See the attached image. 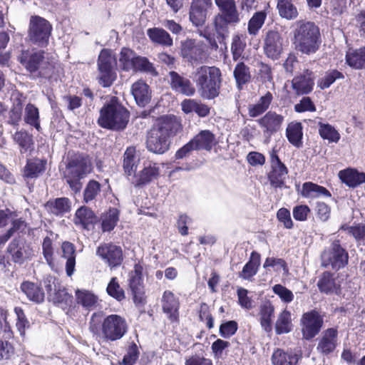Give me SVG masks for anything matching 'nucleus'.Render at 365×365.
<instances>
[{"label": "nucleus", "mask_w": 365, "mask_h": 365, "mask_svg": "<svg viewBox=\"0 0 365 365\" xmlns=\"http://www.w3.org/2000/svg\"><path fill=\"white\" fill-rule=\"evenodd\" d=\"M88 326L93 336L104 342L121 339L128 333L129 328L125 317L117 314L106 316L103 311L93 312Z\"/></svg>", "instance_id": "1"}, {"label": "nucleus", "mask_w": 365, "mask_h": 365, "mask_svg": "<svg viewBox=\"0 0 365 365\" xmlns=\"http://www.w3.org/2000/svg\"><path fill=\"white\" fill-rule=\"evenodd\" d=\"M17 60L34 80H50L56 78L59 71L56 61L43 50H22Z\"/></svg>", "instance_id": "2"}, {"label": "nucleus", "mask_w": 365, "mask_h": 365, "mask_svg": "<svg viewBox=\"0 0 365 365\" xmlns=\"http://www.w3.org/2000/svg\"><path fill=\"white\" fill-rule=\"evenodd\" d=\"M182 129L181 120L175 115L161 117L148 133L146 140L148 150L155 154H163L170 148V138Z\"/></svg>", "instance_id": "3"}, {"label": "nucleus", "mask_w": 365, "mask_h": 365, "mask_svg": "<svg viewBox=\"0 0 365 365\" xmlns=\"http://www.w3.org/2000/svg\"><path fill=\"white\" fill-rule=\"evenodd\" d=\"M292 33L293 44L297 51L311 55L319 50L321 35L319 27L314 22L299 21L295 23Z\"/></svg>", "instance_id": "4"}, {"label": "nucleus", "mask_w": 365, "mask_h": 365, "mask_svg": "<svg viewBox=\"0 0 365 365\" xmlns=\"http://www.w3.org/2000/svg\"><path fill=\"white\" fill-rule=\"evenodd\" d=\"M91 171V163L88 157L83 153L69 155L67 158L63 178L71 191L78 193L82 189L84 179Z\"/></svg>", "instance_id": "5"}, {"label": "nucleus", "mask_w": 365, "mask_h": 365, "mask_svg": "<svg viewBox=\"0 0 365 365\" xmlns=\"http://www.w3.org/2000/svg\"><path fill=\"white\" fill-rule=\"evenodd\" d=\"M129 118V111L113 98L101 109L98 123L103 128L119 131L126 128Z\"/></svg>", "instance_id": "6"}, {"label": "nucleus", "mask_w": 365, "mask_h": 365, "mask_svg": "<svg viewBox=\"0 0 365 365\" xmlns=\"http://www.w3.org/2000/svg\"><path fill=\"white\" fill-rule=\"evenodd\" d=\"M200 96L206 99H213L220 93L221 71L215 66H202L193 73Z\"/></svg>", "instance_id": "7"}, {"label": "nucleus", "mask_w": 365, "mask_h": 365, "mask_svg": "<svg viewBox=\"0 0 365 365\" xmlns=\"http://www.w3.org/2000/svg\"><path fill=\"white\" fill-rule=\"evenodd\" d=\"M117 58L110 49L101 50L97 60L98 83L104 87H110L116 79L115 67Z\"/></svg>", "instance_id": "8"}, {"label": "nucleus", "mask_w": 365, "mask_h": 365, "mask_svg": "<svg viewBox=\"0 0 365 365\" xmlns=\"http://www.w3.org/2000/svg\"><path fill=\"white\" fill-rule=\"evenodd\" d=\"M52 26L44 18L31 16L28 29V38L31 43L44 48L48 44Z\"/></svg>", "instance_id": "9"}, {"label": "nucleus", "mask_w": 365, "mask_h": 365, "mask_svg": "<svg viewBox=\"0 0 365 365\" xmlns=\"http://www.w3.org/2000/svg\"><path fill=\"white\" fill-rule=\"evenodd\" d=\"M144 267L145 263L141 259L135 263L133 269L128 273V287L130 289L133 300L136 307H143L147 302L143 277Z\"/></svg>", "instance_id": "10"}, {"label": "nucleus", "mask_w": 365, "mask_h": 365, "mask_svg": "<svg viewBox=\"0 0 365 365\" xmlns=\"http://www.w3.org/2000/svg\"><path fill=\"white\" fill-rule=\"evenodd\" d=\"M324 325V317L317 309L304 312L300 319L302 339L312 340L321 331Z\"/></svg>", "instance_id": "11"}, {"label": "nucleus", "mask_w": 365, "mask_h": 365, "mask_svg": "<svg viewBox=\"0 0 365 365\" xmlns=\"http://www.w3.org/2000/svg\"><path fill=\"white\" fill-rule=\"evenodd\" d=\"M161 307L169 322L174 327L178 326L180 321L179 298L172 291L165 290L161 298Z\"/></svg>", "instance_id": "12"}, {"label": "nucleus", "mask_w": 365, "mask_h": 365, "mask_svg": "<svg viewBox=\"0 0 365 365\" xmlns=\"http://www.w3.org/2000/svg\"><path fill=\"white\" fill-rule=\"evenodd\" d=\"M269 161L271 170L268 173V179L270 185L274 188H282L284 185L288 169L279 159L275 149L270 152Z\"/></svg>", "instance_id": "13"}, {"label": "nucleus", "mask_w": 365, "mask_h": 365, "mask_svg": "<svg viewBox=\"0 0 365 365\" xmlns=\"http://www.w3.org/2000/svg\"><path fill=\"white\" fill-rule=\"evenodd\" d=\"M264 53L266 56L272 60H277L283 51V38L276 31L267 32L263 45Z\"/></svg>", "instance_id": "14"}, {"label": "nucleus", "mask_w": 365, "mask_h": 365, "mask_svg": "<svg viewBox=\"0 0 365 365\" xmlns=\"http://www.w3.org/2000/svg\"><path fill=\"white\" fill-rule=\"evenodd\" d=\"M284 117L275 111L269 110L262 117L259 118L257 122L262 129L264 135L270 137L277 133L282 127Z\"/></svg>", "instance_id": "15"}, {"label": "nucleus", "mask_w": 365, "mask_h": 365, "mask_svg": "<svg viewBox=\"0 0 365 365\" xmlns=\"http://www.w3.org/2000/svg\"><path fill=\"white\" fill-rule=\"evenodd\" d=\"M319 291L327 295L341 294V286L335 274L329 271L323 272L319 276L317 283Z\"/></svg>", "instance_id": "16"}, {"label": "nucleus", "mask_w": 365, "mask_h": 365, "mask_svg": "<svg viewBox=\"0 0 365 365\" xmlns=\"http://www.w3.org/2000/svg\"><path fill=\"white\" fill-rule=\"evenodd\" d=\"M338 345V330L336 328H328L322 332L317 349L322 355L328 356L333 353Z\"/></svg>", "instance_id": "17"}, {"label": "nucleus", "mask_w": 365, "mask_h": 365, "mask_svg": "<svg viewBox=\"0 0 365 365\" xmlns=\"http://www.w3.org/2000/svg\"><path fill=\"white\" fill-rule=\"evenodd\" d=\"M314 84V75L312 71L307 69L302 73L294 77L292 81L293 89L298 95L310 93Z\"/></svg>", "instance_id": "18"}, {"label": "nucleus", "mask_w": 365, "mask_h": 365, "mask_svg": "<svg viewBox=\"0 0 365 365\" xmlns=\"http://www.w3.org/2000/svg\"><path fill=\"white\" fill-rule=\"evenodd\" d=\"M170 86L175 91L187 96H192L195 93V88L189 79L185 78L175 71L169 73Z\"/></svg>", "instance_id": "19"}, {"label": "nucleus", "mask_w": 365, "mask_h": 365, "mask_svg": "<svg viewBox=\"0 0 365 365\" xmlns=\"http://www.w3.org/2000/svg\"><path fill=\"white\" fill-rule=\"evenodd\" d=\"M21 292L27 299L34 304H41L45 300V293L41 284L24 281L20 286Z\"/></svg>", "instance_id": "20"}, {"label": "nucleus", "mask_w": 365, "mask_h": 365, "mask_svg": "<svg viewBox=\"0 0 365 365\" xmlns=\"http://www.w3.org/2000/svg\"><path fill=\"white\" fill-rule=\"evenodd\" d=\"M51 301L54 305L66 310L69 309L72 306L73 297L64 286L58 283V284H54V292L51 295Z\"/></svg>", "instance_id": "21"}, {"label": "nucleus", "mask_w": 365, "mask_h": 365, "mask_svg": "<svg viewBox=\"0 0 365 365\" xmlns=\"http://www.w3.org/2000/svg\"><path fill=\"white\" fill-rule=\"evenodd\" d=\"M207 0H193L190 9V20L196 26H202L207 18Z\"/></svg>", "instance_id": "22"}, {"label": "nucleus", "mask_w": 365, "mask_h": 365, "mask_svg": "<svg viewBox=\"0 0 365 365\" xmlns=\"http://www.w3.org/2000/svg\"><path fill=\"white\" fill-rule=\"evenodd\" d=\"M131 93L136 103L140 107H145L150 101V90L148 85L143 81H138L132 85Z\"/></svg>", "instance_id": "23"}, {"label": "nucleus", "mask_w": 365, "mask_h": 365, "mask_svg": "<svg viewBox=\"0 0 365 365\" xmlns=\"http://www.w3.org/2000/svg\"><path fill=\"white\" fill-rule=\"evenodd\" d=\"M73 221L76 225L90 230L98 221V217L90 208L83 206L76 210Z\"/></svg>", "instance_id": "24"}, {"label": "nucleus", "mask_w": 365, "mask_h": 365, "mask_svg": "<svg viewBox=\"0 0 365 365\" xmlns=\"http://www.w3.org/2000/svg\"><path fill=\"white\" fill-rule=\"evenodd\" d=\"M338 176L341 182L349 187H356L365 182V173H360L354 168H346L340 170Z\"/></svg>", "instance_id": "25"}, {"label": "nucleus", "mask_w": 365, "mask_h": 365, "mask_svg": "<svg viewBox=\"0 0 365 365\" xmlns=\"http://www.w3.org/2000/svg\"><path fill=\"white\" fill-rule=\"evenodd\" d=\"M215 2L220 11L218 16H223L231 21L240 22V14L235 0H215Z\"/></svg>", "instance_id": "26"}, {"label": "nucleus", "mask_w": 365, "mask_h": 365, "mask_svg": "<svg viewBox=\"0 0 365 365\" xmlns=\"http://www.w3.org/2000/svg\"><path fill=\"white\" fill-rule=\"evenodd\" d=\"M160 175V168L157 163L148 162L144 164L143 169L139 173L136 180V186L146 185L158 178Z\"/></svg>", "instance_id": "27"}, {"label": "nucleus", "mask_w": 365, "mask_h": 365, "mask_svg": "<svg viewBox=\"0 0 365 365\" xmlns=\"http://www.w3.org/2000/svg\"><path fill=\"white\" fill-rule=\"evenodd\" d=\"M299 359V356L292 351H285L277 348L272 354L271 361L273 365H297Z\"/></svg>", "instance_id": "28"}, {"label": "nucleus", "mask_w": 365, "mask_h": 365, "mask_svg": "<svg viewBox=\"0 0 365 365\" xmlns=\"http://www.w3.org/2000/svg\"><path fill=\"white\" fill-rule=\"evenodd\" d=\"M233 77L238 90H242L243 86L251 81L252 75L250 68L243 61H239L233 70Z\"/></svg>", "instance_id": "29"}, {"label": "nucleus", "mask_w": 365, "mask_h": 365, "mask_svg": "<svg viewBox=\"0 0 365 365\" xmlns=\"http://www.w3.org/2000/svg\"><path fill=\"white\" fill-rule=\"evenodd\" d=\"M147 35L151 41L164 47H170L173 44V38L165 29L153 27L147 30Z\"/></svg>", "instance_id": "30"}, {"label": "nucleus", "mask_w": 365, "mask_h": 365, "mask_svg": "<svg viewBox=\"0 0 365 365\" xmlns=\"http://www.w3.org/2000/svg\"><path fill=\"white\" fill-rule=\"evenodd\" d=\"M301 195L307 198L331 197V192L326 187L312 182H306L302 185Z\"/></svg>", "instance_id": "31"}, {"label": "nucleus", "mask_w": 365, "mask_h": 365, "mask_svg": "<svg viewBox=\"0 0 365 365\" xmlns=\"http://www.w3.org/2000/svg\"><path fill=\"white\" fill-rule=\"evenodd\" d=\"M45 207L49 212L56 216L63 215L65 213L70 212L71 202L67 197H58L48 201Z\"/></svg>", "instance_id": "32"}, {"label": "nucleus", "mask_w": 365, "mask_h": 365, "mask_svg": "<svg viewBox=\"0 0 365 365\" xmlns=\"http://www.w3.org/2000/svg\"><path fill=\"white\" fill-rule=\"evenodd\" d=\"M273 100V96L270 92H267L260 97L255 104L249 105L248 114L251 118H256L263 114L269 108Z\"/></svg>", "instance_id": "33"}, {"label": "nucleus", "mask_w": 365, "mask_h": 365, "mask_svg": "<svg viewBox=\"0 0 365 365\" xmlns=\"http://www.w3.org/2000/svg\"><path fill=\"white\" fill-rule=\"evenodd\" d=\"M215 140V135L209 130H202L192 140L195 148L198 150H210Z\"/></svg>", "instance_id": "34"}, {"label": "nucleus", "mask_w": 365, "mask_h": 365, "mask_svg": "<svg viewBox=\"0 0 365 365\" xmlns=\"http://www.w3.org/2000/svg\"><path fill=\"white\" fill-rule=\"evenodd\" d=\"M46 161L38 158L29 160L24 168V177L26 178H36L46 169Z\"/></svg>", "instance_id": "35"}, {"label": "nucleus", "mask_w": 365, "mask_h": 365, "mask_svg": "<svg viewBox=\"0 0 365 365\" xmlns=\"http://www.w3.org/2000/svg\"><path fill=\"white\" fill-rule=\"evenodd\" d=\"M293 329L292 314L290 311L284 309L279 313L275 323V332L278 335L287 334Z\"/></svg>", "instance_id": "36"}, {"label": "nucleus", "mask_w": 365, "mask_h": 365, "mask_svg": "<svg viewBox=\"0 0 365 365\" xmlns=\"http://www.w3.org/2000/svg\"><path fill=\"white\" fill-rule=\"evenodd\" d=\"M25 102V98L22 95H17L13 98V106L9 113L8 123L17 126L22 117V110Z\"/></svg>", "instance_id": "37"}, {"label": "nucleus", "mask_w": 365, "mask_h": 365, "mask_svg": "<svg viewBox=\"0 0 365 365\" xmlns=\"http://www.w3.org/2000/svg\"><path fill=\"white\" fill-rule=\"evenodd\" d=\"M260 265V255L259 252H251L249 261L245 264L240 277L245 279H250L254 277Z\"/></svg>", "instance_id": "38"}, {"label": "nucleus", "mask_w": 365, "mask_h": 365, "mask_svg": "<svg viewBox=\"0 0 365 365\" xmlns=\"http://www.w3.org/2000/svg\"><path fill=\"white\" fill-rule=\"evenodd\" d=\"M76 300L86 309H93L98 303V297L87 289H77L75 292Z\"/></svg>", "instance_id": "39"}, {"label": "nucleus", "mask_w": 365, "mask_h": 365, "mask_svg": "<svg viewBox=\"0 0 365 365\" xmlns=\"http://www.w3.org/2000/svg\"><path fill=\"white\" fill-rule=\"evenodd\" d=\"M135 148L129 147L126 149L123 155V169L125 173L131 175L136 170L139 162L138 157L135 155Z\"/></svg>", "instance_id": "40"}, {"label": "nucleus", "mask_w": 365, "mask_h": 365, "mask_svg": "<svg viewBox=\"0 0 365 365\" xmlns=\"http://www.w3.org/2000/svg\"><path fill=\"white\" fill-rule=\"evenodd\" d=\"M277 8L279 16L287 20L295 19L298 16L297 9L292 0H277Z\"/></svg>", "instance_id": "41"}, {"label": "nucleus", "mask_w": 365, "mask_h": 365, "mask_svg": "<svg viewBox=\"0 0 365 365\" xmlns=\"http://www.w3.org/2000/svg\"><path fill=\"white\" fill-rule=\"evenodd\" d=\"M238 21H231L223 16L217 15L215 17V29L220 43L223 41L229 34V25H236Z\"/></svg>", "instance_id": "42"}, {"label": "nucleus", "mask_w": 365, "mask_h": 365, "mask_svg": "<svg viewBox=\"0 0 365 365\" xmlns=\"http://www.w3.org/2000/svg\"><path fill=\"white\" fill-rule=\"evenodd\" d=\"M286 135L290 143L296 147H300L303 135L301 123H290L287 128Z\"/></svg>", "instance_id": "43"}, {"label": "nucleus", "mask_w": 365, "mask_h": 365, "mask_svg": "<svg viewBox=\"0 0 365 365\" xmlns=\"http://www.w3.org/2000/svg\"><path fill=\"white\" fill-rule=\"evenodd\" d=\"M24 120L26 123L40 130V117L38 108L34 104L28 103L24 109Z\"/></svg>", "instance_id": "44"}, {"label": "nucleus", "mask_w": 365, "mask_h": 365, "mask_svg": "<svg viewBox=\"0 0 365 365\" xmlns=\"http://www.w3.org/2000/svg\"><path fill=\"white\" fill-rule=\"evenodd\" d=\"M346 58L347 63L351 67L356 69H365V46L348 53Z\"/></svg>", "instance_id": "45"}, {"label": "nucleus", "mask_w": 365, "mask_h": 365, "mask_svg": "<svg viewBox=\"0 0 365 365\" xmlns=\"http://www.w3.org/2000/svg\"><path fill=\"white\" fill-rule=\"evenodd\" d=\"M118 220L119 210L117 208H110L102 217V230L103 232H110L116 226Z\"/></svg>", "instance_id": "46"}, {"label": "nucleus", "mask_w": 365, "mask_h": 365, "mask_svg": "<svg viewBox=\"0 0 365 365\" xmlns=\"http://www.w3.org/2000/svg\"><path fill=\"white\" fill-rule=\"evenodd\" d=\"M246 47L245 38L243 35L236 34L232 37L231 44V53L234 61H238L240 59H243L242 53Z\"/></svg>", "instance_id": "47"}, {"label": "nucleus", "mask_w": 365, "mask_h": 365, "mask_svg": "<svg viewBox=\"0 0 365 365\" xmlns=\"http://www.w3.org/2000/svg\"><path fill=\"white\" fill-rule=\"evenodd\" d=\"M341 229L347 231L355 239L358 246L365 245V225L359 223L352 226L343 225Z\"/></svg>", "instance_id": "48"}, {"label": "nucleus", "mask_w": 365, "mask_h": 365, "mask_svg": "<svg viewBox=\"0 0 365 365\" xmlns=\"http://www.w3.org/2000/svg\"><path fill=\"white\" fill-rule=\"evenodd\" d=\"M137 56L128 48H123L120 53L119 62L123 71H129L133 68L134 61Z\"/></svg>", "instance_id": "49"}, {"label": "nucleus", "mask_w": 365, "mask_h": 365, "mask_svg": "<svg viewBox=\"0 0 365 365\" xmlns=\"http://www.w3.org/2000/svg\"><path fill=\"white\" fill-rule=\"evenodd\" d=\"M132 70L147 73L154 76L158 75V72L153 64L150 62L146 57L140 56L136 57L134 61L133 68H132Z\"/></svg>", "instance_id": "50"}, {"label": "nucleus", "mask_w": 365, "mask_h": 365, "mask_svg": "<svg viewBox=\"0 0 365 365\" xmlns=\"http://www.w3.org/2000/svg\"><path fill=\"white\" fill-rule=\"evenodd\" d=\"M274 309L272 304H264L260 308V324L266 331L272 330V317Z\"/></svg>", "instance_id": "51"}, {"label": "nucleus", "mask_w": 365, "mask_h": 365, "mask_svg": "<svg viewBox=\"0 0 365 365\" xmlns=\"http://www.w3.org/2000/svg\"><path fill=\"white\" fill-rule=\"evenodd\" d=\"M319 133L323 139L328 140L329 142L337 143L340 139V134L330 124L319 123Z\"/></svg>", "instance_id": "52"}, {"label": "nucleus", "mask_w": 365, "mask_h": 365, "mask_svg": "<svg viewBox=\"0 0 365 365\" xmlns=\"http://www.w3.org/2000/svg\"><path fill=\"white\" fill-rule=\"evenodd\" d=\"M266 19L264 11H258L254 14L248 22L247 31L249 34L255 36L263 26Z\"/></svg>", "instance_id": "53"}, {"label": "nucleus", "mask_w": 365, "mask_h": 365, "mask_svg": "<svg viewBox=\"0 0 365 365\" xmlns=\"http://www.w3.org/2000/svg\"><path fill=\"white\" fill-rule=\"evenodd\" d=\"M101 190V185L96 180H91L87 183L83 191V200L88 203L98 195Z\"/></svg>", "instance_id": "54"}, {"label": "nucleus", "mask_w": 365, "mask_h": 365, "mask_svg": "<svg viewBox=\"0 0 365 365\" xmlns=\"http://www.w3.org/2000/svg\"><path fill=\"white\" fill-rule=\"evenodd\" d=\"M106 292L109 296L120 302L125 298L124 290L120 287L117 277H112L110 280Z\"/></svg>", "instance_id": "55"}, {"label": "nucleus", "mask_w": 365, "mask_h": 365, "mask_svg": "<svg viewBox=\"0 0 365 365\" xmlns=\"http://www.w3.org/2000/svg\"><path fill=\"white\" fill-rule=\"evenodd\" d=\"M14 141L21 148V153L26 152L33 145L32 136L26 131H17L14 135Z\"/></svg>", "instance_id": "56"}, {"label": "nucleus", "mask_w": 365, "mask_h": 365, "mask_svg": "<svg viewBox=\"0 0 365 365\" xmlns=\"http://www.w3.org/2000/svg\"><path fill=\"white\" fill-rule=\"evenodd\" d=\"M8 311L0 307V334H2L5 339H10L14 337L11 327L7 321Z\"/></svg>", "instance_id": "57"}, {"label": "nucleus", "mask_w": 365, "mask_h": 365, "mask_svg": "<svg viewBox=\"0 0 365 365\" xmlns=\"http://www.w3.org/2000/svg\"><path fill=\"white\" fill-rule=\"evenodd\" d=\"M101 257L108 264L110 269L121 265L124 257L123 252H98Z\"/></svg>", "instance_id": "58"}, {"label": "nucleus", "mask_w": 365, "mask_h": 365, "mask_svg": "<svg viewBox=\"0 0 365 365\" xmlns=\"http://www.w3.org/2000/svg\"><path fill=\"white\" fill-rule=\"evenodd\" d=\"M198 316L201 322H206V327L209 329H211L214 327V318L210 312V307L207 303H200L198 310Z\"/></svg>", "instance_id": "59"}, {"label": "nucleus", "mask_w": 365, "mask_h": 365, "mask_svg": "<svg viewBox=\"0 0 365 365\" xmlns=\"http://www.w3.org/2000/svg\"><path fill=\"white\" fill-rule=\"evenodd\" d=\"M139 349L137 344L132 341L127 348L126 354L123 359L124 365H134L139 357Z\"/></svg>", "instance_id": "60"}, {"label": "nucleus", "mask_w": 365, "mask_h": 365, "mask_svg": "<svg viewBox=\"0 0 365 365\" xmlns=\"http://www.w3.org/2000/svg\"><path fill=\"white\" fill-rule=\"evenodd\" d=\"M344 78V75L337 70H332L325 73L319 81V86L322 89L328 88L336 79Z\"/></svg>", "instance_id": "61"}, {"label": "nucleus", "mask_w": 365, "mask_h": 365, "mask_svg": "<svg viewBox=\"0 0 365 365\" xmlns=\"http://www.w3.org/2000/svg\"><path fill=\"white\" fill-rule=\"evenodd\" d=\"M237 329V322L231 320L222 323L220 326L219 332L222 337L227 339L235 334Z\"/></svg>", "instance_id": "62"}, {"label": "nucleus", "mask_w": 365, "mask_h": 365, "mask_svg": "<svg viewBox=\"0 0 365 365\" xmlns=\"http://www.w3.org/2000/svg\"><path fill=\"white\" fill-rule=\"evenodd\" d=\"M329 257L330 264L334 269L339 270L348 263V252H331Z\"/></svg>", "instance_id": "63"}, {"label": "nucleus", "mask_w": 365, "mask_h": 365, "mask_svg": "<svg viewBox=\"0 0 365 365\" xmlns=\"http://www.w3.org/2000/svg\"><path fill=\"white\" fill-rule=\"evenodd\" d=\"M272 290L284 303H289L294 299L292 292L280 284L274 285Z\"/></svg>", "instance_id": "64"}]
</instances>
